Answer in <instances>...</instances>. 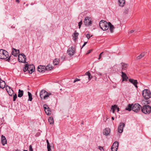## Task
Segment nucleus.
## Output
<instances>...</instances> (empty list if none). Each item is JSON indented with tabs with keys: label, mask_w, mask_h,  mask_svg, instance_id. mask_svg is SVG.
<instances>
[{
	"label": "nucleus",
	"mask_w": 151,
	"mask_h": 151,
	"mask_svg": "<svg viewBox=\"0 0 151 151\" xmlns=\"http://www.w3.org/2000/svg\"><path fill=\"white\" fill-rule=\"evenodd\" d=\"M35 70V67L33 64L29 65L27 62L24 65V67L23 69L24 72L27 71L28 73L30 74H32Z\"/></svg>",
	"instance_id": "nucleus-1"
},
{
	"label": "nucleus",
	"mask_w": 151,
	"mask_h": 151,
	"mask_svg": "<svg viewBox=\"0 0 151 151\" xmlns=\"http://www.w3.org/2000/svg\"><path fill=\"white\" fill-rule=\"evenodd\" d=\"M109 22L101 20L99 23V26L100 28L104 31L106 30L109 28Z\"/></svg>",
	"instance_id": "nucleus-2"
},
{
	"label": "nucleus",
	"mask_w": 151,
	"mask_h": 151,
	"mask_svg": "<svg viewBox=\"0 0 151 151\" xmlns=\"http://www.w3.org/2000/svg\"><path fill=\"white\" fill-rule=\"evenodd\" d=\"M9 57V53L6 50L1 49L0 50V58L5 60L7 59Z\"/></svg>",
	"instance_id": "nucleus-3"
},
{
	"label": "nucleus",
	"mask_w": 151,
	"mask_h": 151,
	"mask_svg": "<svg viewBox=\"0 0 151 151\" xmlns=\"http://www.w3.org/2000/svg\"><path fill=\"white\" fill-rule=\"evenodd\" d=\"M142 96L145 100H147L151 97V93L150 90L144 89L142 92Z\"/></svg>",
	"instance_id": "nucleus-4"
},
{
	"label": "nucleus",
	"mask_w": 151,
	"mask_h": 151,
	"mask_svg": "<svg viewBox=\"0 0 151 151\" xmlns=\"http://www.w3.org/2000/svg\"><path fill=\"white\" fill-rule=\"evenodd\" d=\"M141 111L143 113H150L151 106L148 105H144L142 107Z\"/></svg>",
	"instance_id": "nucleus-5"
},
{
	"label": "nucleus",
	"mask_w": 151,
	"mask_h": 151,
	"mask_svg": "<svg viewBox=\"0 0 151 151\" xmlns=\"http://www.w3.org/2000/svg\"><path fill=\"white\" fill-rule=\"evenodd\" d=\"M26 57L24 54L21 53L19 54L18 55V60L19 62L23 63H26Z\"/></svg>",
	"instance_id": "nucleus-6"
},
{
	"label": "nucleus",
	"mask_w": 151,
	"mask_h": 151,
	"mask_svg": "<svg viewBox=\"0 0 151 151\" xmlns=\"http://www.w3.org/2000/svg\"><path fill=\"white\" fill-rule=\"evenodd\" d=\"M133 111L134 112H138L140 110V109H141L142 106L138 103L133 104Z\"/></svg>",
	"instance_id": "nucleus-7"
},
{
	"label": "nucleus",
	"mask_w": 151,
	"mask_h": 151,
	"mask_svg": "<svg viewBox=\"0 0 151 151\" xmlns=\"http://www.w3.org/2000/svg\"><path fill=\"white\" fill-rule=\"evenodd\" d=\"M83 22L85 25L87 26H91L92 24L91 18L88 17L85 18Z\"/></svg>",
	"instance_id": "nucleus-8"
},
{
	"label": "nucleus",
	"mask_w": 151,
	"mask_h": 151,
	"mask_svg": "<svg viewBox=\"0 0 151 151\" xmlns=\"http://www.w3.org/2000/svg\"><path fill=\"white\" fill-rule=\"evenodd\" d=\"M118 145V142L117 141L115 142L111 147V151H117Z\"/></svg>",
	"instance_id": "nucleus-9"
},
{
	"label": "nucleus",
	"mask_w": 151,
	"mask_h": 151,
	"mask_svg": "<svg viewBox=\"0 0 151 151\" xmlns=\"http://www.w3.org/2000/svg\"><path fill=\"white\" fill-rule=\"evenodd\" d=\"M12 54L15 57H17L18 54L19 53V50L16 49L15 48H12Z\"/></svg>",
	"instance_id": "nucleus-10"
},
{
	"label": "nucleus",
	"mask_w": 151,
	"mask_h": 151,
	"mask_svg": "<svg viewBox=\"0 0 151 151\" xmlns=\"http://www.w3.org/2000/svg\"><path fill=\"white\" fill-rule=\"evenodd\" d=\"M129 82L132 83L136 88H137L138 86H137V84L138 83V82L137 80H134L133 79L130 78L129 79Z\"/></svg>",
	"instance_id": "nucleus-11"
},
{
	"label": "nucleus",
	"mask_w": 151,
	"mask_h": 151,
	"mask_svg": "<svg viewBox=\"0 0 151 151\" xmlns=\"http://www.w3.org/2000/svg\"><path fill=\"white\" fill-rule=\"evenodd\" d=\"M125 124L123 123H121L118 129V132L122 133L123 131V128L125 126Z\"/></svg>",
	"instance_id": "nucleus-12"
},
{
	"label": "nucleus",
	"mask_w": 151,
	"mask_h": 151,
	"mask_svg": "<svg viewBox=\"0 0 151 151\" xmlns=\"http://www.w3.org/2000/svg\"><path fill=\"white\" fill-rule=\"evenodd\" d=\"M111 109L113 113H114L115 111L116 110H117V112H118L119 111V108L118 106L116 104L112 106Z\"/></svg>",
	"instance_id": "nucleus-13"
},
{
	"label": "nucleus",
	"mask_w": 151,
	"mask_h": 151,
	"mask_svg": "<svg viewBox=\"0 0 151 151\" xmlns=\"http://www.w3.org/2000/svg\"><path fill=\"white\" fill-rule=\"evenodd\" d=\"M122 81H127V79L128 78V77L127 76L125 73L122 71Z\"/></svg>",
	"instance_id": "nucleus-14"
},
{
	"label": "nucleus",
	"mask_w": 151,
	"mask_h": 151,
	"mask_svg": "<svg viewBox=\"0 0 151 151\" xmlns=\"http://www.w3.org/2000/svg\"><path fill=\"white\" fill-rule=\"evenodd\" d=\"M45 67V65H40L38 66L37 68V70L38 72L43 73L45 72L44 68Z\"/></svg>",
	"instance_id": "nucleus-15"
},
{
	"label": "nucleus",
	"mask_w": 151,
	"mask_h": 151,
	"mask_svg": "<svg viewBox=\"0 0 151 151\" xmlns=\"http://www.w3.org/2000/svg\"><path fill=\"white\" fill-rule=\"evenodd\" d=\"M70 48H69L67 50L68 53L70 55H73L75 53V50L74 48L73 47H71V50H70Z\"/></svg>",
	"instance_id": "nucleus-16"
},
{
	"label": "nucleus",
	"mask_w": 151,
	"mask_h": 151,
	"mask_svg": "<svg viewBox=\"0 0 151 151\" xmlns=\"http://www.w3.org/2000/svg\"><path fill=\"white\" fill-rule=\"evenodd\" d=\"M121 64L122 65V71H124L125 70H126L128 66V64L125 63H122Z\"/></svg>",
	"instance_id": "nucleus-17"
},
{
	"label": "nucleus",
	"mask_w": 151,
	"mask_h": 151,
	"mask_svg": "<svg viewBox=\"0 0 151 151\" xmlns=\"http://www.w3.org/2000/svg\"><path fill=\"white\" fill-rule=\"evenodd\" d=\"M110 132V129L109 128H106L104 130L103 133L104 135L107 136L109 135Z\"/></svg>",
	"instance_id": "nucleus-18"
},
{
	"label": "nucleus",
	"mask_w": 151,
	"mask_h": 151,
	"mask_svg": "<svg viewBox=\"0 0 151 151\" xmlns=\"http://www.w3.org/2000/svg\"><path fill=\"white\" fill-rule=\"evenodd\" d=\"M1 143L3 145L7 143L6 139L4 136L2 135L1 136Z\"/></svg>",
	"instance_id": "nucleus-19"
},
{
	"label": "nucleus",
	"mask_w": 151,
	"mask_h": 151,
	"mask_svg": "<svg viewBox=\"0 0 151 151\" xmlns=\"http://www.w3.org/2000/svg\"><path fill=\"white\" fill-rule=\"evenodd\" d=\"M47 91L43 89L40 92V96L41 99L44 98V95L46 94Z\"/></svg>",
	"instance_id": "nucleus-20"
},
{
	"label": "nucleus",
	"mask_w": 151,
	"mask_h": 151,
	"mask_svg": "<svg viewBox=\"0 0 151 151\" xmlns=\"http://www.w3.org/2000/svg\"><path fill=\"white\" fill-rule=\"evenodd\" d=\"M133 104H129L127 107L125 109L129 111H131L132 110L133 111Z\"/></svg>",
	"instance_id": "nucleus-21"
},
{
	"label": "nucleus",
	"mask_w": 151,
	"mask_h": 151,
	"mask_svg": "<svg viewBox=\"0 0 151 151\" xmlns=\"http://www.w3.org/2000/svg\"><path fill=\"white\" fill-rule=\"evenodd\" d=\"M79 35V33L77 32L76 30H75L74 33L73 35V39L74 40H75L77 39L78 36Z\"/></svg>",
	"instance_id": "nucleus-22"
},
{
	"label": "nucleus",
	"mask_w": 151,
	"mask_h": 151,
	"mask_svg": "<svg viewBox=\"0 0 151 151\" xmlns=\"http://www.w3.org/2000/svg\"><path fill=\"white\" fill-rule=\"evenodd\" d=\"M109 27L110 32L112 33L113 32V30L114 29V27L113 25L111 23L109 22Z\"/></svg>",
	"instance_id": "nucleus-23"
},
{
	"label": "nucleus",
	"mask_w": 151,
	"mask_h": 151,
	"mask_svg": "<svg viewBox=\"0 0 151 151\" xmlns=\"http://www.w3.org/2000/svg\"><path fill=\"white\" fill-rule=\"evenodd\" d=\"M118 2L120 6L123 7L125 5V0H119Z\"/></svg>",
	"instance_id": "nucleus-24"
},
{
	"label": "nucleus",
	"mask_w": 151,
	"mask_h": 151,
	"mask_svg": "<svg viewBox=\"0 0 151 151\" xmlns=\"http://www.w3.org/2000/svg\"><path fill=\"white\" fill-rule=\"evenodd\" d=\"M23 94L24 91L23 90H22L20 89H19L18 91V96L20 98L23 96Z\"/></svg>",
	"instance_id": "nucleus-25"
},
{
	"label": "nucleus",
	"mask_w": 151,
	"mask_h": 151,
	"mask_svg": "<svg viewBox=\"0 0 151 151\" xmlns=\"http://www.w3.org/2000/svg\"><path fill=\"white\" fill-rule=\"evenodd\" d=\"M6 86V83L4 81H2V82H0V88L3 89Z\"/></svg>",
	"instance_id": "nucleus-26"
},
{
	"label": "nucleus",
	"mask_w": 151,
	"mask_h": 151,
	"mask_svg": "<svg viewBox=\"0 0 151 151\" xmlns=\"http://www.w3.org/2000/svg\"><path fill=\"white\" fill-rule=\"evenodd\" d=\"M147 53L146 52H144L141 53V54L139 55L138 56L137 58V59H139L145 56V54Z\"/></svg>",
	"instance_id": "nucleus-27"
},
{
	"label": "nucleus",
	"mask_w": 151,
	"mask_h": 151,
	"mask_svg": "<svg viewBox=\"0 0 151 151\" xmlns=\"http://www.w3.org/2000/svg\"><path fill=\"white\" fill-rule=\"evenodd\" d=\"M46 94L44 95V99H47L48 97H49L50 95H52V93H48L47 91V92L46 93Z\"/></svg>",
	"instance_id": "nucleus-28"
},
{
	"label": "nucleus",
	"mask_w": 151,
	"mask_h": 151,
	"mask_svg": "<svg viewBox=\"0 0 151 151\" xmlns=\"http://www.w3.org/2000/svg\"><path fill=\"white\" fill-rule=\"evenodd\" d=\"M48 122L50 124H54V119L52 117H50L48 119Z\"/></svg>",
	"instance_id": "nucleus-29"
},
{
	"label": "nucleus",
	"mask_w": 151,
	"mask_h": 151,
	"mask_svg": "<svg viewBox=\"0 0 151 151\" xmlns=\"http://www.w3.org/2000/svg\"><path fill=\"white\" fill-rule=\"evenodd\" d=\"M7 92L8 93L9 96H12L13 95V94H14V92L13 90L12 89H11L9 91H7Z\"/></svg>",
	"instance_id": "nucleus-30"
},
{
	"label": "nucleus",
	"mask_w": 151,
	"mask_h": 151,
	"mask_svg": "<svg viewBox=\"0 0 151 151\" xmlns=\"http://www.w3.org/2000/svg\"><path fill=\"white\" fill-rule=\"evenodd\" d=\"M59 60H58L57 58H55L54 59L53 62V64L55 65H58L59 63Z\"/></svg>",
	"instance_id": "nucleus-31"
},
{
	"label": "nucleus",
	"mask_w": 151,
	"mask_h": 151,
	"mask_svg": "<svg viewBox=\"0 0 151 151\" xmlns=\"http://www.w3.org/2000/svg\"><path fill=\"white\" fill-rule=\"evenodd\" d=\"M28 93L29 97L28 101H32L33 99L32 94H31V93L29 91L28 92Z\"/></svg>",
	"instance_id": "nucleus-32"
},
{
	"label": "nucleus",
	"mask_w": 151,
	"mask_h": 151,
	"mask_svg": "<svg viewBox=\"0 0 151 151\" xmlns=\"http://www.w3.org/2000/svg\"><path fill=\"white\" fill-rule=\"evenodd\" d=\"M12 54L10 55H9V57L6 60V61H7L8 62H10V60H13L14 59V57L12 56Z\"/></svg>",
	"instance_id": "nucleus-33"
},
{
	"label": "nucleus",
	"mask_w": 151,
	"mask_h": 151,
	"mask_svg": "<svg viewBox=\"0 0 151 151\" xmlns=\"http://www.w3.org/2000/svg\"><path fill=\"white\" fill-rule=\"evenodd\" d=\"M85 74L86 75H87L88 76V78L89 80H91V79L92 78V76H91V74L90 73L89 71H88L87 72H86V73Z\"/></svg>",
	"instance_id": "nucleus-34"
},
{
	"label": "nucleus",
	"mask_w": 151,
	"mask_h": 151,
	"mask_svg": "<svg viewBox=\"0 0 151 151\" xmlns=\"http://www.w3.org/2000/svg\"><path fill=\"white\" fill-rule=\"evenodd\" d=\"M66 58V54L65 53L63 54V56L61 57V59L62 60V61H63L65 60Z\"/></svg>",
	"instance_id": "nucleus-35"
},
{
	"label": "nucleus",
	"mask_w": 151,
	"mask_h": 151,
	"mask_svg": "<svg viewBox=\"0 0 151 151\" xmlns=\"http://www.w3.org/2000/svg\"><path fill=\"white\" fill-rule=\"evenodd\" d=\"M47 67H48V70H51L53 69L54 67H53L52 65L50 64H48L47 66Z\"/></svg>",
	"instance_id": "nucleus-36"
},
{
	"label": "nucleus",
	"mask_w": 151,
	"mask_h": 151,
	"mask_svg": "<svg viewBox=\"0 0 151 151\" xmlns=\"http://www.w3.org/2000/svg\"><path fill=\"white\" fill-rule=\"evenodd\" d=\"M48 106L46 104H44L43 105V108L45 113H47V110Z\"/></svg>",
	"instance_id": "nucleus-37"
},
{
	"label": "nucleus",
	"mask_w": 151,
	"mask_h": 151,
	"mask_svg": "<svg viewBox=\"0 0 151 151\" xmlns=\"http://www.w3.org/2000/svg\"><path fill=\"white\" fill-rule=\"evenodd\" d=\"M17 98V94L16 93H14L13 94V101H15L16 100V99Z\"/></svg>",
	"instance_id": "nucleus-38"
},
{
	"label": "nucleus",
	"mask_w": 151,
	"mask_h": 151,
	"mask_svg": "<svg viewBox=\"0 0 151 151\" xmlns=\"http://www.w3.org/2000/svg\"><path fill=\"white\" fill-rule=\"evenodd\" d=\"M129 11V9L128 8H125L124 12V13L125 14H127L128 13Z\"/></svg>",
	"instance_id": "nucleus-39"
},
{
	"label": "nucleus",
	"mask_w": 151,
	"mask_h": 151,
	"mask_svg": "<svg viewBox=\"0 0 151 151\" xmlns=\"http://www.w3.org/2000/svg\"><path fill=\"white\" fill-rule=\"evenodd\" d=\"M51 146L50 145V144L47 145V151H51Z\"/></svg>",
	"instance_id": "nucleus-40"
},
{
	"label": "nucleus",
	"mask_w": 151,
	"mask_h": 151,
	"mask_svg": "<svg viewBox=\"0 0 151 151\" xmlns=\"http://www.w3.org/2000/svg\"><path fill=\"white\" fill-rule=\"evenodd\" d=\"M82 20H81L78 23V26H79V29H80L81 26L82 24Z\"/></svg>",
	"instance_id": "nucleus-41"
},
{
	"label": "nucleus",
	"mask_w": 151,
	"mask_h": 151,
	"mask_svg": "<svg viewBox=\"0 0 151 151\" xmlns=\"http://www.w3.org/2000/svg\"><path fill=\"white\" fill-rule=\"evenodd\" d=\"M6 91H9L11 89H12L11 88L10 86H9L7 85H6Z\"/></svg>",
	"instance_id": "nucleus-42"
},
{
	"label": "nucleus",
	"mask_w": 151,
	"mask_h": 151,
	"mask_svg": "<svg viewBox=\"0 0 151 151\" xmlns=\"http://www.w3.org/2000/svg\"><path fill=\"white\" fill-rule=\"evenodd\" d=\"M86 36L88 39H89L92 36V35L90 36L89 34H88L86 35Z\"/></svg>",
	"instance_id": "nucleus-43"
},
{
	"label": "nucleus",
	"mask_w": 151,
	"mask_h": 151,
	"mask_svg": "<svg viewBox=\"0 0 151 151\" xmlns=\"http://www.w3.org/2000/svg\"><path fill=\"white\" fill-rule=\"evenodd\" d=\"M47 113H49L50 112H51L50 108L48 106L47 107Z\"/></svg>",
	"instance_id": "nucleus-44"
},
{
	"label": "nucleus",
	"mask_w": 151,
	"mask_h": 151,
	"mask_svg": "<svg viewBox=\"0 0 151 151\" xmlns=\"http://www.w3.org/2000/svg\"><path fill=\"white\" fill-rule=\"evenodd\" d=\"M92 51H93V49H90V50H88L87 51V52L86 53V55H88V54H89Z\"/></svg>",
	"instance_id": "nucleus-45"
},
{
	"label": "nucleus",
	"mask_w": 151,
	"mask_h": 151,
	"mask_svg": "<svg viewBox=\"0 0 151 151\" xmlns=\"http://www.w3.org/2000/svg\"><path fill=\"white\" fill-rule=\"evenodd\" d=\"M104 53V52H101V53L99 55V58H98V59L99 60L101 58V55Z\"/></svg>",
	"instance_id": "nucleus-46"
},
{
	"label": "nucleus",
	"mask_w": 151,
	"mask_h": 151,
	"mask_svg": "<svg viewBox=\"0 0 151 151\" xmlns=\"http://www.w3.org/2000/svg\"><path fill=\"white\" fill-rule=\"evenodd\" d=\"M29 151H33V149L32 148V146L31 145H30L29 146Z\"/></svg>",
	"instance_id": "nucleus-47"
},
{
	"label": "nucleus",
	"mask_w": 151,
	"mask_h": 151,
	"mask_svg": "<svg viewBox=\"0 0 151 151\" xmlns=\"http://www.w3.org/2000/svg\"><path fill=\"white\" fill-rule=\"evenodd\" d=\"M80 81V79H78L77 78H76L74 81H73V83H75L76 82H77V81Z\"/></svg>",
	"instance_id": "nucleus-48"
},
{
	"label": "nucleus",
	"mask_w": 151,
	"mask_h": 151,
	"mask_svg": "<svg viewBox=\"0 0 151 151\" xmlns=\"http://www.w3.org/2000/svg\"><path fill=\"white\" fill-rule=\"evenodd\" d=\"M40 135V133L39 132H37L35 134V137H37L39 136Z\"/></svg>",
	"instance_id": "nucleus-49"
},
{
	"label": "nucleus",
	"mask_w": 151,
	"mask_h": 151,
	"mask_svg": "<svg viewBox=\"0 0 151 151\" xmlns=\"http://www.w3.org/2000/svg\"><path fill=\"white\" fill-rule=\"evenodd\" d=\"M99 149L100 150H104V148L103 147H102L101 146H99Z\"/></svg>",
	"instance_id": "nucleus-50"
},
{
	"label": "nucleus",
	"mask_w": 151,
	"mask_h": 151,
	"mask_svg": "<svg viewBox=\"0 0 151 151\" xmlns=\"http://www.w3.org/2000/svg\"><path fill=\"white\" fill-rule=\"evenodd\" d=\"M87 42H84L83 45L81 47V49H82V48L86 45L87 43Z\"/></svg>",
	"instance_id": "nucleus-51"
},
{
	"label": "nucleus",
	"mask_w": 151,
	"mask_h": 151,
	"mask_svg": "<svg viewBox=\"0 0 151 151\" xmlns=\"http://www.w3.org/2000/svg\"><path fill=\"white\" fill-rule=\"evenodd\" d=\"M47 67H47V66L46 67L45 66V67H44V70H48V68H47Z\"/></svg>",
	"instance_id": "nucleus-52"
},
{
	"label": "nucleus",
	"mask_w": 151,
	"mask_h": 151,
	"mask_svg": "<svg viewBox=\"0 0 151 151\" xmlns=\"http://www.w3.org/2000/svg\"><path fill=\"white\" fill-rule=\"evenodd\" d=\"M15 151H21L19 150H18V149H17L15 150ZM23 151H28V150H24Z\"/></svg>",
	"instance_id": "nucleus-53"
},
{
	"label": "nucleus",
	"mask_w": 151,
	"mask_h": 151,
	"mask_svg": "<svg viewBox=\"0 0 151 151\" xmlns=\"http://www.w3.org/2000/svg\"><path fill=\"white\" fill-rule=\"evenodd\" d=\"M146 102H147V104H149L150 103V101L149 100H148V101H146Z\"/></svg>",
	"instance_id": "nucleus-54"
},
{
	"label": "nucleus",
	"mask_w": 151,
	"mask_h": 151,
	"mask_svg": "<svg viewBox=\"0 0 151 151\" xmlns=\"http://www.w3.org/2000/svg\"><path fill=\"white\" fill-rule=\"evenodd\" d=\"M134 32V30H132L130 31V32H129V33H133Z\"/></svg>",
	"instance_id": "nucleus-55"
},
{
	"label": "nucleus",
	"mask_w": 151,
	"mask_h": 151,
	"mask_svg": "<svg viewBox=\"0 0 151 151\" xmlns=\"http://www.w3.org/2000/svg\"><path fill=\"white\" fill-rule=\"evenodd\" d=\"M46 142H47V145L50 144V143H49V141H48V140L47 139L46 140Z\"/></svg>",
	"instance_id": "nucleus-56"
},
{
	"label": "nucleus",
	"mask_w": 151,
	"mask_h": 151,
	"mask_svg": "<svg viewBox=\"0 0 151 151\" xmlns=\"http://www.w3.org/2000/svg\"><path fill=\"white\" fill-rule=\"evenodd\" d=\"M16 1L18 3H19L20 2L19 0H16Z\"/></svg>",
	"instance_id": "nucleus-57"
},
{
	"label": "nucleus",
	"mask_w": 151,
	"mask_h": 151,
	"mask_svg": "<svg viewBox=\"0 0 151 151\" xmlns=\"http://www.w3.org/2000/svg\"><path fill=\"white\" fill-rule=\"evenodd\" d=\"M11 28L12 29H14L15 28V27L14 26H12L11 27Z\"/></svg>",
	"instance_id": "nucleus-58"
},
{
	"label": "nucleus",
	"mask_w": 151,
	"mask_h": 151,
	"mask_svg": "<svg viewBox=\"0 0 151 151\" xmlns=\"http://www.w3.org/2000/svg\"><path fill=\"white\" fill-rule=\"evenodd\" d=\"M98 75H99L100 76H102V74L101 73H98Z\"/></svg>",
	"instance_id": "nucleus-59"
},
{
	"label": "nucleus",
	"mask_w": 151,
	"mask_h": 151,
	"mask_svg": "<svg viewBox=\"0 0 151 151\" xmlns=\"http://www.w3.org/2000/svg\"><path fill=\"white\" fill-rule=\"evenodd\" d=\"M111 119L112 120H114V117H113V116H112L111 117Z\"/></svg>",
	"instance_id": "nucleus-60"
},
{
	"label": "nucleus",
	"mask_w": 151,
	"mask_h": 151,
	"mask_svg": "<svg viewBox=\"0 0 151 151\" xmlns=\"http://www.w3.org/2000/svg\"><path fill=\"white\" fill-rule=\"evenodd\" d=\"M81 124H83V121L81 123Z\"/></svg>",
	"instance_id": "nucleus-61"
},
{
	"label": "nucleus",
	"mask_w": 151,
	"mask_h": 151,
	"mask_svg": "<svg viewBox=\"0 0 151 151\" xmlns=\"http://www.w3.org/2000/svg\"><path fill=\"white\" fill-rule=\"evenodd\" d=\"M2 80L1 79V78H0V82H1V81H2Z\"/></svg>",
	"instance_id": "nucleus-62"
},
{
	"label": "nucleus",
	"mask_w": 151,
	"mask_h": 151,
	"mask_svg": "<svg viewBox=\"0 0 151 151\" xmlns=\"http://www.w3.org/2000/svg\"><path fill=\"white\" fill-rule=\"evenodd\" d=\"M47 115H50V114H46Z\"/></svg>",
	"instance_id": "nucleus-63"
},
{
	"label": "nucleus",
	"mask_w": 151,
	"mask_h": 151,
	"mask_svg": "<svg viewBox=\"0 0 151 151\" xmlns=\"http://www.w3.org/2000/svg\"><path fill=\"white\" fill-rule=\"evenodd\" d=\"M26 5L27 6H28V4H26Z\"/></svg>",
	"instance_id": "nucleus-64"
}]
</instances>
